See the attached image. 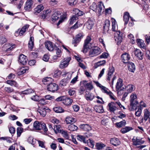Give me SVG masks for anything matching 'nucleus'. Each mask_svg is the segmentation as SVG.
I'll return each mask as SVG.
<instances>
[{
  "mask_svg": "<svg viewBox=\"0 0 150 150\" xmlns=\"http://www.w3.org/2000/svg\"><path fill=\"white\" fill-rule=\"evenodd\" d=\"M91 40V38L89 36H87L85 40L82 51L84 53H86L89 48V45H90V42Z\"/></svg>",
  "mask_w": 150,
  "mask_h": 150,
  "instance_id": "obj_7",
  "label": "nucleus"
},
{
  "mask_svg": "<svg viewBox=\"0 0 150 150\" xmlns=\"http://www.w3.org/2000/svg\"><path fill=\"white\" fill-rule=\"evenodd\" d=\"M110 143L115 146L119 145L120 144V142L117 138H113L111 139L110 140Z\"/></svg>",
  "mask_w": 150,
  "mask_h": 150,
  "instance_id": "obj_23",
  "label": "nucleus"
},
{
  "mask_svg": "<svg viewBox=\"0 0 150 150\" xmlns=\"http://www.w3.org/2000/svg\"><path fill=\"white\" fill-rule=\"evenodd\" d=\"M132 129H133V128L132 127L127 126L121 129L120 132L122 134H125Z\"/></svg>",
  "mask_w": 150,
  "mask_h": 150,
  "instance_id": "obj_31",
  "label": "nucleus"
},
{
  "mask_svg": "<svg viewBox=\"0 0 150 150\" xmlns=\"http://www.w3.org/2000/svg\"><path fill=\"white\" fill-rule=\"evenodd\" d=\"M46 48L50 51H52L54 49V47L52 43L50 41H47L45 42Z\"/></svg>",
  "mask_w": 150,
  "mask_h": 150,
  "instance_id": "obj_24",
  "label": "nucleus"
},
{
  "mask_svg": "<svg viewBox=\"0 0 150 150\" xmlns=\"http://www.w3.org/2000/svg\"><path fill=\"white\" fill-rule=\"evenodd\" d=\"M101 89L103 93L109 95L111 99L114 100H116L117 98L114 96L112 93L107 88L103 86Z\"/></svg>",
  "mask_w": 150,
  "mask_h": 150,
  "instance_id": "obj_6",
  "label": "nucleus"
},
{
  "mask_svg": "<svg viewBox=\"0 0 150 150\" xmlns=\"http://www.w3.org/2000/svg\"><path fill=\"white\" fill-rule=\"evenodd\" d=\"M93 22L91 20H88L86 24L87 28L89 30L91 29L93 26Z\"/></svg>",
  "mask_w": 150,
  "mask_h": 150,
  "instance_id": "obj_41",
  "label": "nucleus"
},
{
  "mask_svg": "<svg viewBox=\"0 0 150 150\" xmlns=\"http://www.w3.org/2000/svg\"><path fill=\"white\" fill-rule=\"evenodd\" d=\"M115 71L114 67L112 66H110L108 71V74L107 76V81H110V79L113 76L111 82L110 83V86L112 88L113 87L114 81L116 79V76L115 75H113Z\"/></svg>",
  "mask_w": 150,
  "mask_h": 150,
  "instance_id": "obj_3",
  "label": "nucleus"
},
{
  "mask_svg": "<svg viewBox=\"0 0 150 150\" xmlns=\"http://www.w3.org/2000/svg\"><path fill=\"white\" fill-rule=\"evenodd\" d=\"M53 110L57 113H61L64 112V110L62 107L60 106H56L53 108Z\"/></svg>",
  "mask_w": 150,
  "mask_h": 150,
  "instance_id": "obj_42",
  "label": "nucleus"
},
{
  "mask_svg": "<svg viewBox=\"0 0 150 150\" xmlns=\"http://www.w3.org/2000/svg\"><path fill=\"white\" fill-rule=\"evenodd\" d=\"M61 74V71L58 70H57L54 71L52 76L54 78H57L59 77Z\"/></svg>",
  "mask_w": 150,
  "mask_h": 150,
  "instance_id": "obj_49",
  "label": "nucleus"
},
{
  "mask_svg": "<svg viewBox=\"0 0 150 150\" xmlns=\"http://www.w3.org/2000/svg\"><path fill=\"white\" fill-rule=\"evenodd\" d=\"M135 115L137 117H139L142 113V110L141 109H139L137 108V107L135 108Z\"/></svg>",
  "mask_w": 150,
  "mask_h": 150,
  "instance_id": "obj_53",
  "label": "nucleus"
},
{
  "mask_svg": "<svg viewBox=\"0 0 150 150\" xmlns=\"http://www.w3.org/2000/svg\"><path fill=\"white\" fill-rule=\"evenodd\" d=\"M132 129H133V128L132 127L127 126L121 129L120 132L122 134H125Z\"/></svg>",
  "mask_w": 150,
  "mask_h": 150,
  "instance_id": "obj_30",
  "label": "nucleus"
},
{
  "mask_svg": "<svg viewBox=\"0 0 150 150\" xmlns=\"http://www.w3.org/2000/svg\"><path fill=\"white\" fill-rule=\"evenodd\" d=\"M33 2L32 0H27L25 5L24 8L25 10L30 11L32 8Z\"/></svg>",
  "mask_w": 150,
  "mask_h": 150,
  "instance_id": "obj_11",
  "label": "nucleus"
},
{
  "mask_svg": "<svg viewBox=\"0 0 150 150\" xmlns=\"http://www.w3.org/2000/svg\"><path fill=\"white\" fill-rule=\"evenodd\" d=\"M27 59L26 56L23 54H21L19 57V62L23 65H25L27 62Z\"/></svg>",
  "mask_w": 150,
  "mask_h": 150,
  "instance_id": "obj_19",
  "label": "nucleus"
},
{
  "mask_svg": "<svg viewBox=\"0 0 150 150\" xmlns=\"http://www.w3.org/2000/svg\"><path fill=\"white\" fill-rule=\"evenodd\" d=\"M121 57L122 62L126 63L128 62L130 57L128 53L125 52L121 55Z\"/></svg>",
  "mask_w": 150,
  "mask_h": 150,
  "instance_id": "obj_12",
  "label": "nucleus"
},
{
  "mask_svg": "<svg viewBox=\"0 0 150 150\" xmlns=\"http://www.w3.org/2000/svg\"><path fill=\"white\" fill-rule=\"evenodd\" d=\"M108 106L109 110L110 112H114V111L117 109V107L115 106L113 102H111L108 103Z\"/></svg>",
  "mask_w": 150,
  "mask_h": 150,
  "instance_id": "obj_21",
  "label": "nucleus"
},
{
  "mask_svg": "<svg viewBox=\"0 0 150 150\" xmlns=\"http://www.w3.org/2000/svg\"><path fill=\"white\" fill-rule=\"evenodd\" d=\"M62 127L60 125H57L54 126L53 130L56 134L60 133L62 131Z\"/></svg>",
  "mask_w": 150,
  "mask_h": 150,
  "instance_id": "obj_28",
  "label": "nucleus"
},
{
  "mask_svg": "<svg viewBox=\"0 0 150 150\" xmlns=\"http://www.w3.org/2000/svg\"><path fill=\"white\" fill-rule=\"evenodd\" d=\"M126 124V121L125 120H123L119 122L116 123L115 124V125L117 128H120L123 126H125Z\"/></svg>",
  "mask_w": 150,
  "mask_h": 150,
  "instance_id": "obj_44",
  "label": "nucleus"
},
{
  "mask_svg": "<svg viewBox=\"0 0 150 150\" xmlns=\"http://www.w3.org/2000/svg\"><path fill=\"white\" fill-rule=\"evenodd\" d=\"M67 74L69 76L68 79H62L60 82V85L62 86H65L69 82V79H70L71 77V74L70 73H67Z\"/></svg>",
  "mask_w": 150,
  "mask_h": 150,
  "instance_id": "obj_17",
  "label": "nucleus"
},
{
  "mask_svg": "<svg viewBox=\"0 0 150 150\" xmlns=\"http://www.w3.org/2000/svg\"><path fill=\"white\" fill-rule=\"evenodd\" d=\"M80 127L81 128L86 131H89L91 130L92 129L91 127L88 124H81L80 125Z\"/></svg>",
  "mask_w": 150,
  "mask_h": 150,
  "instance_id": "obj_26",
  "label": "nucleus"
},
{
  "mask_svg": "<svg viewBox=\"0 0 150 150\" xmlns=\"http://www.w3.org/2000/svg\"><path fill=\"white\" fill-rule=\"evenodd\" d=\"M78 127L74 125L71 124L69 125L68 127V129L71 131H73L76 130Z\"/></svg>",
  "mask_w": 150,
  "mask_h": 150,
  "instance_id": "obj_51",
  "label": "nucleus"
},
{
  "mask_svg": "<svg viewBox=\"0 0 150 150\" xmlns=\"http://www.w3.org/2000/svg\"><path fill=\"white\" fill-rule=\"evenodd\" d=\"M71 59L70 57H67L62 60L60 62L59 67L61 69H64L67 67L69 65Z\"/></svg>",
  "mask_w": 150,
  "mask_h": 150,
  "instance_id": "obj_8",
  "label": "nucleus"
},
{
  "mask_svg": "<svg viewBox=\"0 0 150 150\" xmlns=\"http://www.w3.org/2000/svg\"><path fill=\"white\" fill-rule=\"evenodd\" d=\"M77 18H78L77 16H73L70 19L69 22L70 24L71 25L74 22L76 21Z\"/></svg>",
  "mask_w": 150,
  "mask_h": 150,
  "instance_id": "obj_59",
  "label": "nucleus"
},
{
  "mask_svg": "<svg viewBox=\"0 0 150 150\" xmlns=\"http://www.w3.org/2000/svg\"><path fill=\"white\" fill-rule=\"evenodd\" d=\"M85 97L87 100L91 101L93 99L94 97V96L92 93L88 91H86V92Z\"/></svg>",
  "mask_w": 150,
  "mask_h": 150,
  "instance_id": "obj_20",
  "label": "nucleus"
},
{
  "mask_svg": "<svg viewBox=\"0 0 150 150\" xmlns=\"http://www.w3.org/2000/svg\"><path fill=\"white\" fill-rule=\"evenodd\" d=\"M134 53L135 56L138 59L142 60L143 59V53L139 49H135Z\"/></svg>",
  "mask_w": 150,
  "mask_h": 150,
  "instance_id": "obj_14",
  "label": "nucleus"
},
{
  "mask_svg": "<svg viewBox=\"0 0 150 150\" xmlns=\"http://www.w3.org/2000/svg\"><path fill=\"white\" fill-rule=\"evenodd\" d=\"M28 142L32 145H34L36 142V140L33 137H30L28 139Z\"/></svg>",
  "mask_w": 150,
  "mask_h": 150,
  "instance_id": "obj_52",
  "label": "nucleus"
},
{
  "mask_svg": "<svg viewBox=\"0 0 150 150\" xmlns=\"http://www.w3.org/2000/svg\"><path fill=\"white\" fill-rule=\"evenodd\" d=\"M44 7L42 4L38 5L34 9L35 13H39L44 9Z\"/></svg>",
  "mask_w": 150,
  "mask_h": 150,
  "instance_id": "obj_36",
  "label": "nucleus"
},
{
  "mask_svg": "<svg viewBox=\"0 0 150 150\" xmlns=\"http://www.w3.org/2000/svg\"><path fill=\"white\" fill-rule=\"evenodd\" d=\"M51 10H44L43 11L42 14V18L44 19L46 18L49 17L50 15V13Z\"/></svg>",
  "mask_w": 150,
  "mask_h": 150,
  "instance_id": "obj_27",
  "label": "nucleus"
},
{
  "mask_svg": "<svg viewBox=\"0 0 150 150\" xmlns=\"http://www.w3.org/2000/svg\"><path fill=\"white\" fill-rule=\"evenodd\" d=\"M128 69L130 71L134 72L135 69V65L134 63L130 62L128 64Z\"/></svg>",
  "mask_w": 150,
  "mask_h": 150,
  "instance_id": "obj_33",
  "label": "nucleus"
},
{
  "mask_svg": "<svg viewBox=\"0 0 150 150\" xmlns=\"http://www.w3.org/2000/svg\"><path fill=\"white\" fill-rule=\"evenodd\" d=\"M137 43L138 46L141 48L145 49V44L144 41L141 39H137Z\"/></svg>",
  "mask_w": 150,
  "mask_h": 150,
  "instance_id": "obj_40",
  "label": "nucleus"
},
{
  "mask_svg": "<svg viewBox=\"0 0 150 150\" xmlns=\"http://www.w3.org/2000/svg\"><path fill=\"white\" fill-rule=\"evenodd\" d=\"M23 131V129L22 128L19 127L17 128V133L18 137H20L21 136Z\"/></svg>",
  "mask_w": 150,
  "mask_h": 150,
  "instance_id": "obj_61",
  "label": "nucleus"
},
{
  "mask_svg": "<svg viewBox=\"0 0 150 150\" xmlns=\"http://www.w3.org/2000/svg\"><path fill=\"white\" fill-rule=\"evenodd\" d=\"M33 127L34 129L36 130L42 129L45 132L47 131L46 124L43 122H40L38 121H35L33 124Z\"/></svg>",
  "mask_w": 150,
  "mask_h": 150,
  "instance_id": "obj_4",
  "label": "nucleus"
},
{
  "mask_svg": "<svg viewBox=\"0 0 150 150\" xmlns=\"http://www.w3.org/2000/svg\"><path fill=\"white\" fill-rule=\"evenodd\" d=\"M28 68L27 67H23L20 69V70L18 71V74L19 75H21L25 73H26L28 71Z\"/></svg>",
  "mask_w": 150,
  "mask_h": 150,
  "instance_id": "obj_34",
  "label": "nucleus"
},
{
  "mask_svg": "<svg viewBox=\"0 0 150 150\" xmlns=\"http://www.w3.org/2000/svg\"><path fill=\"white\" fill-rule=\"evenodd\" d=\"M110 22L109 20H106L104 22L103 29L104 32H108L109 30Z\"/></svg>",
  "mask_w": 150,
  "mask_h": 150,
  "instance_id": "obj_18",
  "label": "nucleus"
},
{
  "mask_svg": "<svg viewBox=\"0 0 150 150\" xmlns=\"http://www.w3.org/2000/svg\"><path fill=\"white\" fill-rule=\"evenodd\" d=\"M129 17V13L126 12L124 13V20L125 22V24H127L128 22Z\"/></svg>",
  "mask_w": 150,
  "mask_h": 150,
  "instance_id": "obj_48",
  "label": "nucleus"
},
{
  "mask_svg": "<svg viewBox=\"0 0 150 150\" xmlns=\"http://www.w3.org/2000/svg\"><path fill=\"white\" fill-rule=\"evenodd\" d=\"M146 105L144 102L142 101H141L139 103V106L137 107V108L142 110L143 108L146 107Z\"/></svg>",
  "mask_w": 150,
  "mask_h": 150,
  "instance_id": "obj_55",
  "label": "nucleus"
},
{
  "mask_svg": "<svg viewBox=\"0 0 150 150\" xmlns=\"http://www.w3.org/2000/svg\"><path fill=\"white\" fill-rule=\"evenodd\" d=\"M58 88V86L55 83H51L47 86L48 90L52 92L57 91Z\"/></svg>",
  "mask_w": 150,
  "mask_h": 150,
  "instance_id": "obj_13",
  "label": "nucleus"
},
{
  "mask_svg": "<svg viewBox=\"0 0 150 150\" xmlns=\"http://www.w3.org/2000/svg\"><path fill=\"white\" fill-rule=\"evenodd\" d=\"M88 146L91 147L93 148L94 146V142L91 139H89L86 142Z\"/></svg>",
  "mask_w": 150,
  "mask_h": 150,
  "instance_id": "obj_60",
  "label": "nucleus"
},
{
  "mask_svg": "<svg viewBox=\"0 0 150 150\" xmlns=\"http://www.w3.org/2000/svg\"><path fill=\"white\" fill-rule=\"evenodd\" d=\"M112 30L113 32H116L114 34L115 40L117 42V44L119 45L122 41V35L120 34V31L118 30L117 25L115 20L112 18Z\"/></svg>",
  "mask_w": 150,
  "mask_h": 150,
  "instance_id": "obj_1",
  "label": "nucleus"
},
{
  "mask_svg": "<svg viewBox=\"0 0 150 150\" xmlns=\"http://www.w3.org/2000/svg\"><path fill=\"white\" fill-rule=\"evenodd\" d=\"M59 15H58L57 13H54L52 16V19L53 22L57 20H58L59 18Z\"/></svg>",
  "mask_w": 150,
  "mask_h": 150,
  "instance_id": "obj_57",
  "label": "nucleus"
},
{
  "mask_svg": "<svg viewBox=\"0 0 150 150\" xmlns=\"http://www.w3.org/2000/svg\"><path fill=\"white\" fill-rule=\"evenodd\" d=\"M94 109L96 112L99 113H103L104 112L103 107L101 105L95 106Z\"/></svg>",
  "mask_w": 150,
  "mask_h": 150,
  "instance_id": "obj_38",
  "label": "nucleus"
},
{
  "mask_svg": "<svg viewBox=\"0 0 150 150\" xmlns=\"http://www.w3.org/2000/svg\"><path fill=\"white\" fill-rule=\"evenodd\" d=\"M16 47L15 45L13 44L7 43L4 45L3 47V49L6 52H9Z\"/></svg>",
  "mask_w": 150,
  "mask_h": 150,
  "instance_id": "obj_15",
  "label": "nucleus"
},
{
  "mask_svg": "<svg viewBox=\"0 0 150 150\" xmlns=\"http://www.w3.org/2000/svg\"><path fill=\"white\" fill-rule=\"evenodd\" d=\"M46 109L44 107L38 110V112L43 117H45L46 115Z\"/></svg>",
  "mask_w": 150,
  "mask_h": 150,
  "instance_id": "obj_35",
  "label": "nucleus"
},
{
  "mask_svg": "<svg viewBox=\"0 0 150 150\" xmlns=\"http://www.w3.org/2000/svg\"><path fill=\"white\" fill-rule=\"evenodd\" d=\"M73 13L77 16H81L83 14V12L77 8L74 9L73 10Z\"/></svg>",
  "mask_w": 150,
  "mask_h": 150,
  "instance_id": "obj_47",
  "label": "nucleus"
},
{
  "mask_svg": "<svg viewBox=\"0 0 150 150\" xmlns=\"http://www.w3.org/2000/svg\"><path fill=\"white\" fill-rule=\"evenodd\" d=\"M83 38V35L81 33H79L75 37V38L73 41V44L75 46H76V44L78 43Z\"/></svg>",
  "mask_w": 150,
  "mask_h": 150,
  "instance_id": "obj_16",
  "label": "nucleus"
},
{
  "mask_svg": "<svg viewBox=\"0 0 150 150\" xmlns=\"http://www.w3.org/2000/svg\"><path fill=\"white\" fill-rule=\"evenodd\" d=\"M137 98V96L136 94L132 93L130 96V105L133 107L135 105L138 104V102L135 100Z\"/></svg>",
  "mask_w": 150,
  "mask_h": 150,
  "instance_id": "obj_10",
  "label": "nucleus"
},
{
  "mask_svg": "<svg viewBox=\"0 0 150 150\" xmlns=\"http://www.w3.org/2000/svg\"><path fill=\"white\" fill-rule=\"evenodd\" d=\"M61 133L62 134L63 137L65 139H69V136L67 131L62 129Z\"/></svg>",
  "mask_w": 150,
  "mask_h": 150,
  "instance_id": "obj_50",
  "label": "nucleus"
},
{
  "mask_svg": "<svg viewBox=\"0 0 150 150\" xmlns=\"http://www.w3.org/2000/svg\"><path fill=\"white\" fill-rule=\"evenodd\" d=\"M65 121L66 124H68L74 123L76 121V119L72 117H68L66 118Z\"/></svg>",
  "mask_w": 150,
  "mask_h": 150,
  "instance_id": "obj_32",
  "label": "nucleus"
},
{
  "mask_svg": "<svg viewBox=\"0 0 150 150\" xmlns=\"http://www.w3.org/2000/svg\"><path fill=\"white\" fill-rule=\"evenodd\" d=\"M34 91L31 89H28L22 92V94H30L34 92Z\"/></svg>",
  "mask_w": 150,
  "mask_h": 150,
  "instance_id": "obj_54",
  "label": "nucleus"
},
{
  "mask_svg": "<svg viewBox=\"0 0 150 150\" xmlns=\"http://www.w3.org/2000/svg\"><path fill=\"white\" fill-rule=\"evenodd\" d=\"M4 90L7 93H11L13 92L14 90L10 87H5L4 88Z\"/></svg>",
  "mask_w": 150,
  "mask_h": 150,
  "instance_id": "obj_58",
  "label": "nucleus"
},
{
  "mask_svg": "<svg viewBox=\"0 0 150 150\" xmlns=\"http://www.w3.org/2000/svg\"><path fill=\"white\" fill-rule=\"evenodd\" d=\"M73 102V100L68 97H65L63 103L66 106H70Z\"/></svg>",
  "mask_w": 150,
  "mask_h": 150,
  "instance_id": "obj_25",
  "label": "nucleus"
},
{
  "mask_svg": "<svg viewBox=\"0 0 150 150\" xmlns=\"http://www.w3.org/2000/svg\"><path fill=\"white\" fill-rule=\"evenodd\" d=\"M123 86L122 80L120 78H119L116 85V90L118 93L120 91L123 90L124 89V88Z\"/></svg>",
  "mask_w": 150,
  "mask_h": 150,
  "instance_id": "obj_9",
  "label": "nucleus"
},
{
  "mask_svg": "<svg viewBox=\"0 0 150 150\" xmlns=\"http://www.w3.org/2000/svg\"><path fill=\"white\" fill-rule=\"evenodd\" d=\"M77 139L79 141L83 142L84 143H86L87 142L86 140V138L85 136H83L81 135H79L77 136Z\"/></svg>",
  "mask_w": 150,
  "mask_h": 150,
  "instance_id": "obj_46",
  "label": "nucleus"
},
{
  "mask_svg": "<svg viewBox=\"0 0 150 150\" xmlns=\"http://www.w3.org/2000/svg\"><path fill=\"white\" fill-rule=\"evenodd\" d=\"M127 92L129 93H131L135 89V86L133 85L129 84L125 87Z\"/></svg>",
  "mask_w": 150,
  "mask_h": 150,
  "instance_id": "obj_29",
  "label": "nucleus"
},
{
  "mask_svg": "<svg viewBox=\"0 0 150 150\" xmlns=\"http://www.w3.org/2000/svg\"><path fill=\"white\" fill-rule=\"evenodd\" d=\"M145 39L147 43L149 44L150 42V33H148L145 35Z\"/></svg>",
  "mask_w": 150,
  "mask_h": 150,
  "instance_id": "obj_64",
  "label": "nucleus"
},
{
  "mask_svg": "<svg viewBox=\"0 0 150 150\" xmlns=\"http://www.w3.org/2000/svg\"><path fill=\"white\" fill-rule=\"evenodd\" d=\"M150 115V112L147 109H145L144 110V118L145 121L147 120L149 118Z\"/></svg>",
  "mask_w": 150,
  "mask_h": 150,
  "instance_id": "obj_43",
  "label": "nucleus"
},
{
  "mask_svg": "<svg viewBox=\"0 0 150 150\" xmlns=\"http://www.w3.org/2000/svg\"><path fill=\"white\" fill-rule=\"evenodd\" d=\"M109 56L108 53L105 52H103L102 54L99 56V57L100 58H108Z\"/></svg>",
  "mask_w": 150,
  "mask_h": 150,
  "instance_id": "obj_63",
  "label": "nucleus"
},
{
  "mask_svg": "<svg viewBox=\"0 0 150 150\" xmlns=\"http://www.w3.org/2000/svg\"><path fill=\"white\" fill-rule=\"evenodd\" d=\"M104 6L102 2H100L98 6L96 3L93 2L90 6V9L93 11L98 13V14L100 15L101 13L104 11Z\"/></svg>",
  "mask_w": 150,
  "mask_h": 150,
  "instance_id": "obj_2",
  "label": "nucleus"
},
{
  "mask_svg": "<svg viewBox=\"0 0 150 150\" xmlns=\"http://www.w3.org/2000/svg\"><path fill=\"white\" fill-rule=\"evenodd\" d=\"M34 38L32 36H30V40L28 43V47L30 49H32L34 46Z\"/></svg>",
  "mask_w": 150,
  "mask_h": 150,
  "instance_id": "obj_45",
  "label": "nucleus"
},
{
  "mask_svg": "<svg viewBox=\"0 0 150 150\" xmlns=\"http://www.w3.org/2000/svg\"><path fill=\"white\" fill-rule=\"evenodd\" d=\"M101 52L100 48L95 47L92 48L89 52V55L91 57L96 56L99 54Z\"/></svg>",
  "mask_w": 150,
  "mask_h": 150,
  "instance_id": "obj_5",
  "label": "nucleus"
},
{
  "mask_svg": "<svg viewBox=\"0 0 150 150\" xmlns=\"http://www.w3.org/2000/svg\"><path fill=\"white\" fill-rule=\"evenodd\" d=\"M6 83L11 86L15 87H17L18 86V84L16 81L14 80H8L6 81Z\"/></svg>",
  "mask_w": 150,
  "mask_h": 150,
  "instance_id": "obj_39",
  "label": "nucleus"
},
{
  "mask_svg": "<svg viewBox=\"0 0 150 150\" xmlns=\"http://www.w3.org/2000/svg\"><path fill=\"white\" fill-rule=\"evenodd\" d=\"M133 144L136 146L143 144L144 141L142 140V139H138L137 138L134 137L132 139Z\"/></svg>",
  "mask_w": 150,
  "mask_h": 150,
  "instance_id": "obj_22",
  "label": "nucleus"
},
{
  "mask_svg": "<svg viewBox=\"0 0 150 150\" xmlns=\"http://www.w3.org/2000/svg\"><path fill=\"white\" fill-rule=\"evenodd\" d=\"M53 79L51 78L46 77L43 79L42 81L44 84L48 85L50 84Z\"/></svg>",
  "mask_w": 150,
  "mask_h": 150,
  "instance_id": "obj_37",
  "label": "nucleus"
},
{
  "mask_svg": "<svg viewBox=\"0 0 150 150\" xmlns=\"http://www.w3.org/2000/svg\"><path fill=\"white\" fill-rule=\"evenodd\" d=\"M67 1L69 5L72 6L76 3L77 0H68Z\"/></svg>",
  "mask_w": 150,
  "mask_h": 150,
  "instance_id": "obj_62",
  "label": "nucleus"
},
{
  "mask_svg": "<svg viewBox=\"0 0 150 150\" xmlns=\"http://www.w3.org/2000/svg\"><path fill=\"white\" fill-rule=\"evenodd\" d=\"M105 146V145L103 143H98L96 144V147L98 149H100Z\"/></svg>",
  "mask_w": 150,
  "mask_h": 150,
  "instance_id": "obj_56",
  "label": "nucleus"
}]
</instances>
